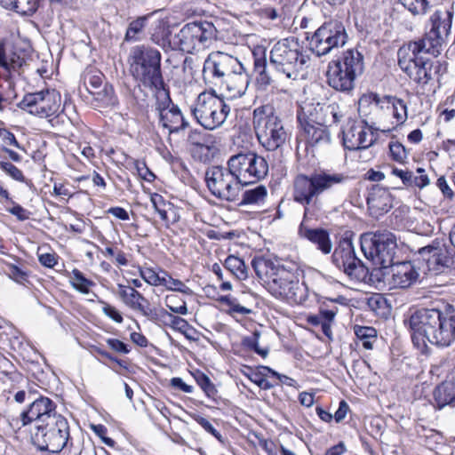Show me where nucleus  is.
<instances>
[{
  "label": "nucleus",
  "instance_id": "1",
  "mask_svg": "<svg viewBox=\"0 0 455 455\" xmlns=\"http://www.w3.org/2000/svg\"><path fill=\"white\" fill-rule=\"evenodd\" d=\"M404 324L409 327L412 342L419 348L428 341L438 347H449L455 341V307L419 308L411 314Z\"/></svg>",
  "mask_w": 455,
  "mask_h": 455
},
{
  "label": "nucleus",
  "instance_id": "2",
  "mask_svg": "<svg viewBox=\"0 0 455 455\" xmlns=\"http://www.w3.org/2000/svg\"><path fill=\"white\" fill-rule=\"evenodd\" d=\"M347 176L324 171L297 174L292 181V199L304 208V220L315 217L322 210L320 197L335 186L344 183Z\"/></svg>",
  "mask_w": 455,
  "mask_h": 455
},
{
  "label": "nucleus",
  "instance_id": "3",
  "mask_svg": "<svg viewBox=\"0 0 455 455\" xmlns=\"http://www.w3.org/2000/svg\"><path fill=\"white\" fill-rule=\"evenodd\" d=\"M439 50H434L425 41H412L399 48L398 65L407 76L419 85H426L437 79L445 72L446 65L440 61H430L427 54L436 55Z\"/></svg>",
  "mask_w": 455,
  "mask_h": 455
},
{
  "label": "nucleus",
  "instance_id": "4",
  "mask_svg": "<svg viewBox=\"0 0 455 455\" xmlns=\"http://www.w3.org/2000/svg\"><path fill=\"white\" fill-rule=\"evenodd\" d=\"M251 267L274 297L289 299L297 296L299 284L291 269L262 256L255 257L251 260Z\"/></svg>",
  "mask_w": 455,
  "mask_h": 455
},
{
  "label": "nucleus",
  "instance_id": "5",
  "mask_svg": "<svg viewBox=\"0 0 455 455\" xmlns=\"http://www.w3.org/2000/svg\"><path fill=\"white\" fill-rule=\"evenodd\" d=\"M162 55L149 46L137 45L130 53V71L134 79L144 87L158 91L165 89L161 70Z\"/></svg>",
  "mask_w": 455,
  "mask_h": 455
},
{
  "label": "nucleus",
  "instance_id": "6",
  "mask_svg": "<svg viewBox=\"0 0 455 455\" xmlns=\"http://www.w3.org/2000/svg\"><path fill=\"white\" fill-rule=\"evenodd\" d=\"M252 124L259 144L268 151L280 148L289 138L283 120L269 104L253 110Z\"/></svg>",
  "mask_w": 455,
  "mask_h": 455
},
{
  "label": "nucleus",
  "instance_id": "7",
  "mask_svg": "<svg viewBox=\"0 0 455 455\" xmlns=\"http://www.w3.org/2000/svg\"><path fill=\"white\" fill-rule=\"evenodd\" d=\"M308 60L309 57L304 53L299 39L293 36L276 42L269 53L270 65L276 72L290 79H296Z\"/></svg>",
  "mask_w": 455,
  "mask_h": 455
},
{
  "label": "nucleus",
  "instance_id": "8",
  "mask_svg": "<svg viewBox=\"0 0 455 455\" xmlns=\"http://www.w3.org/2000/svg\"><path fill=\"white\" fill-rule=\"evenodd\" d=\"M363 70V55L356 50L349 49L341 57L329 62L327 83L336 91L349 92L354 89L355 78Z\"/></svg>",
  "mask_w": 455,
  "mask_h": 455
},
{
  "label": "nucleus",
  "instance_id": "9",
  "mask_svg": "<svg viewBox=\"0 0 455 455\" xmlns=\"http://www.w3.org/2000/svg\"><path fill=\"white\" fill-rule=\"evenodd\" d=\"M230 106L213 92H201L191 106V114L206 130L220 127L230 113Z\"/></svg>",
  "mask_w": 455,
  "mask_h": 455
},
{
  "label": "nucleus",
  "instance_id": "10",
  "mask_svg": "<svg viewBox=\"0 0 455 455\" xmlns=\"http://www.w3.org/2000/svg\"><path fill=\"white\" fill-rule=\"evenodd\" d=\"M360 243L365 258L376 267L387 269L392 265L397 248L394 234L388 231L364 233L360 237Z\"/></svg>",
  "mask_w": 455,
  "mask_h": 455
},
{
  "label": "nucleus",
  "instance_id": "11",
  "mask_svg": "<svg viewBox=\"0 0 455 455\" xmlns=\"http://www.w3.org/2000/svg\"><path fill=\"white\" fill-rule=\"evenodd\" d=\"M206 188L211 195L220 200L235 202L238 199L242 187L231 167L212 165L204 173Z\"/></svg>",
  "mask_w": 455,
  "mask_h": 455
},
{
  "label": "nucleus",
  "instance_id": "12",
  "mask_svg": "<svg viewBox=\"0 0 455 455\" xmlns=\"http://www.w3.org/2000/svg\"><path fill=\"white\" fill-rule=\"evenodd\" d=\"M69 436L68 422L61 414L32 433L33 442L38 449L52 453L60 452L67 446Z\"/></svg>",
  "mask_w": 455,
  "mask_h": 455
},
{
  "label": "nucleus",
  "instance_id": "13",
  "mask_svg": "<svg viewBox=\"0 0 455 455\" xmlns=\"http://www.w3.org/2000/svg\"><path fill=\"white\" fill-rule=\"evenodd\" d=\"M228 163L242 188L263 179L268 172V164L265 158L253 152L234 155L229 157Z\"/></svg>",
  "mask_w": 455,
  "mask_h": 455
},
{
  "label": "nucleus",
  "instance_id": "14",
  "mask_svg": "<svg viewBox=\"0 0 455 455\" xmlns=\"http://www.w3.org/2000/svg\"><path fill=\"white\" fill-rule=\"evenodd\" d=\"M347 40L344 25L338 20H331L319 27L309 39V48L321 57L332 50L342 47Z\"/></svg>",
  "mask_w": 455,
  "mask_h": 455
},
{
  "label": "nucleus",
  "instance_id": "15",
  "mask_svg": "<svg viewBox=\"0 0 455 455\" xmlns=\"http://www.w3.org/2000/svg\"><path fill=\"white\" fill-rule=\"evenodd\" d=\"M297 119L309 146L321 147L331 142V134L325 124L329 120L314 113L312 107L302 108L297 114Z\"/></svg>",
  "mask_w": 455,
  "mask_h": 455
},
{
  "label": "nucleus",
  "instance_id": "16",
  "mask_svg": "<svg viewBox=\"0 0 455 455\" xmlns=\"http://www.w3.org/2000/svg\"><path fill=\"white\" fill-rule=\"evenodd\" d=\"M156 100L159 125L168 130L170 134L178 133L188 126L180 108L172 102L168 89L158 91Z\"/></svg>",
  "mask_w": 455,
  "mask_h": 455
},
{
  "label": "nucleus",
  "instance_id": "17",
  "mask_svg": "<svg viewBox=\"0 0 455 455\" xmlns=\"http://www.w3.org/2000/svg\"><path fill=\"white\" fill-rule=\"evenodd\" d=\"M378 131L363 120L348 119L341 131L343 146L350 151L367 149L376 141Z\"/></svg>",
  "mask_w": 455,
  "mask_h": 455
},
{
  "label": "nucleus",
  "instance_id": "18",
  "mask_svg": "<svg viewBox=\"0 0 455 455\" xmlns=\"http://www.w3.org/2000/svg\"><path fill=\"white\" fill-rule=\"evenodd\" d=\"M58 414L56 404L52 399L39 396L29 404L27 410L20 414L19 418L12 419L11 426L20 429L21 427L34 424V431H36L41 425L54 419Z\"/></svg>",
  "mask_w": 455,
  "mask_h": 455
},
{
  "label": "nucleus",
  "instance_id": "19",
  "mask_svg": "<svg viewBox=\"0 0 455 455\" xmlns=\"http://www.w3.org/2000/svg\"><path fill=\"white\" fill-rule=\"evenodd\" d=\"M332 263L352 280L363 281L367 269L356 257L353 243L348 238H343L335 247L331 256Z\"/></svg>",
  "mask_w": 455,
  "mask_h": 455
},
{
  "label": "nucleus",
  "instance_id": "20",
  "mask_svg": "<svg viewBox=\"0 0 455 455\" xmlns=\"http://www.w3.org/2000/svg\"><path fill=\"white\" fill-rule=\"evenodd\" d=\"M240 61L234 56L222 52H213L208 55L204 63L203 76L205 83L223 84L224 80L230 72L239 68Z\"/></svg>",
  "mask_w": 455,
  "mask_h": 455
},
{
  "label": "nucleus",
  "instance_id": "21",
  "mask_svg": "<svg viewBox=\"0 0 455 455\" xmlns=\"http://www.w3.org/2000/svg\"><path fill=\"white\" fill-rule=\"evenodd\" d=\"M60 95L54 91L43 90L27 93L17 104L18 108L40 117H49L58 113Z\"/></svg>",
  "mask_w": 455,
  "mask_h": 455
},
{
  "label": "nucleus",
  "instance_id": "22",
  "mask_svg": "<svg viewBox=\"0 0 455 455\" xmlns=\"http://www.w3.org/2000/svg\"><path fill=\"white\" fill-rule=\"evenodd\" d=\"M419 253L426 261L428 271L434 275L445 273L455 267L452 250L438 241L419 249Z\"/></svg>",
  "mask_w": 455,
  "mask_h": 455
},
{
  "label": "nucleus",
  "instance_id": "23",
  "mask_svg": "<svg viewBox=\"0 0 455 455\" xmlns=\"http://www.w3.org/2000/svg\"><path fill=\"white\" fill-rule=\"evenodd\" d=\"M453 12L446 8L437 9L431 16L432 24L430 31L419 41H425L426 44L434 50H438L441 42L446 38L451 28Z\"/></svg>",
  "mask_w": 455,
  "mask_h": 455
},
{
  "label": "nucleus",
  "instance_id": "24",
  "mask_svg": "<svg viewBox=\"0 0 455 455\" xmlns=\"http://www.w3.org/2000/svg\"><path fill=\"white\" fill-rule=\"evenodd\" d=\"M385 275H390L389 284L393 288H408L419 277V273L411 261L392 262Z\"/></svg>",
  "mask_w": 455,
  "mask_h": 455
},
{
  "label": "nucleus",
  "instance_id": "25",
  "mask_svg": "<svg viewBox=\"0 0 455 455\" xmlns=\"http://www.w3.org/2000/svg\"><path fill=\"white\" fill-rule=\"evenodd\" d=\"M306 220H307L303 219L299 226V236L308 241L323 254H330L332 251V242L330 232L323 228H310L306 224Z\"/></svg>",
  "mask_w": 455,
  "mask_h": 455
},
{
  "label": "nucleus",
  "instance_id": "26",
  "mask_svg": "<svg viewBox=\"0 0 455 455\" xmlns=\"http://www.w3.org/2000/svg\"><path fill=\"white\" fill-rule=\"evenodd\" d=\"M118 293L123 302L132 310L140 311L151 320L157 319V310L151 308L148 300L133 287L119 284Z\"/></svg>",
  "mask_w": 455,
  "mask_h": 455
},
{
  "label": "nucleus",
  "instance_id": "27",
  "mask_svg": "<svg viewBox=\"0 0 455 455\" xmlns=\"http://www.w3.org/2000/svg\"><path fill=\"white\" fill-rule=\"evenodd\" d=\"M367 100L379 108L392 111L397 124H403L407 120V105L399 98L394 96L380 97L377 93H371L368 97L362 98L360 103Z\"/></svg>",
  "mask_w": 455,
  "mask_h": 455
},
{
  "label": "nucleus",
  "instance_id": "28",
  "mask_svg": "<svg viewBox=\"0 0 455 455\" xmlns=\"http://www.w3.org/2000/svg\"><path fill=\"white\" fill-rule=\"evenodd\" d=\"M176 49L192 53L202 48L198 36L197 22L186 24L174 37Z\"/></svg>",
  "mask_w": 455,
  "mask_h": 455
},
{
  "label": "nucleus",
  "instance_id": "29",
  "mask_svg": "<svg viewBox=\"0 0 455 455\" xmlns=\"http://www.w3.org/2000/svg\"><path fill=\"white\" fill-rule=\"evenodd\" d=\"M366 202L372 214L382 215L391 207V196L386 188L373 185L368 191Z\"/></svg>",
  "mask_w": 455,
  "mask_h": 455
},
{
  "label": "nucleus",
  "instance_id": "30",
  "mask_svg": "<svg viewBox=\"0 0 455 455\" xmlns=\"http://www.w3.org/2000/svg\"><path fill=\"white\" fill-rule=\"evenodd\" d=\"M238 67L239 68L230 72L223 83L231 98H239L244 95L250 84V76L243 65L240 62Z\"/></svg>",
  "mask_w": 455,
  "mask_h": 455
},
{
  "label": "nucleus",
  "instance_id": "31",
  "mask_svg": "<svg viewBox=\"0 0 455 455\" xmlns=\"http://www.w3.org/2000/svg\"><path fill=\"white\" fill-rule=\"evenodd\" d=\"M435 406L438 409L450 405L455 407V384L448 378L438 385L433 393Z\"/></svg>",
  "mask_w": 455,
  "mask_h": 455
},
{
  "label": "nucleus",
  "instance_id": "32",
  "mask_svg": "<svg viewBox=\"0 0 455 455\" xmlns=\"http://www.w3.org/2000/svg\"><path fill=\"white\" fill-rule=\"evenodd\" d=\"M172 32L166 22L159 20L151 34V40L164 51L176 50L174 41L171 39Z\"/></svg>",
  "mask_w": 455,
  "mask_h": 455
},
{
  "label": "nucleus",
  "instance_id": "33",
  "mask_svg": "<svg viewBox=\"0 0 455 455\" xmlns=\"http://www.w3.org/2000/svg\"><path fill=\"white\" fill-rule=\"evenodd\" d=\"M312 111L317 113L321 118H327L330 124H338L341 121L342 114L339 109V106L337 104H320L317 103L315 106L310 105Z\"/></svg>",
  "mask_w": 455,
  "mask_h": 455
},
{
  "label": "nucleus",
  "instance_id": "34",
  "mask_svg": "<svg viewBox=\"0 0 455 455\" xmlns=\"http://www.w3.org/2000/svg\"><path fill=\"white\" fill-rule=\"evenodd\" d=\"M87 91L94 97L98 107L114 106L117 102L113 86L108 84H106L102 89L92 91L87 88Z\"/></svg>",
  "mask_w": 455,
  "mask_h": 455
},
{
  "label": "nucleus",
  "instance_id": "35",
  "mask_svg": "<svg viewBox=\"0 0 455 455\" xmlns=\"http://www.w3.org/2000/svg\"><path fill=\"white\" fill-rule=\"evenodd\" d=\"M267 196L265 186L259 185L254 188L247 189L243 193L240 205L260 204H263Z\"/></svg>",
  "mask_w": 455,
  "mask_h": 455
},
{
  "label": "nucleus",
  "instance_id": "36",
  "mask_svg": "<svg viewBox=\"0 0 455 455\" xmlns=\"http://www.w3.org/2000/svg\"><path fill=\"white\" fill-rule=\"evenodd\" d=\"M354 332L363 348L372 349L373 343L377 340V331L373 327L355 325Z\"/></svg>",
  "mask_w": 455,
  "mask_h": 455
},
{
  "label": "nucleus",
  "instance_id": "37",
  "mask_svg": "<svg viewBox=\"0 0 455 455\" xmlns=\"http://www.w3.org/2000/svg\"><path fill=\"white\" fill-rule=\"evenodd\" d=\"M224 266L233 275H235L239 280H245L248 276L247 267L244 261L236 256L229 255L226 259Z\"/></svg>",
  "mask_w": 455,
  "mask_h": 455
},
{
  "label": "nucleus",
  "instance_id": "38",
  "mask_svg": "<svg viewBox=\"0 0 455 455\" xmlns=\"http://www.w3.org/2000/svg\"><path fill=\"white\" fill-rule=\"evenodd\" d=\"M70 283L74 289L84 294L89 293L90 288L95 284L93 281L86 278L84 275L76 268L72 271Z\"/></svg>",
  "mask_w": 455,
  "mask_h": 455
},
{
  "label": "nucleus",
  "instance_id": "39",
  "mask_svg": "<svg viewBox=\"0 0 455 455\" xmlns=\"http://www.w3.org/2000/svg\"><path fill=\"white\" fill-rule=\"evenodd\" d=\"M254 70L258 73L257 83L260 86L267 87L271 84L272 79L267 72L266 57H256V54H254Z\"/></svg>",
  "mask_w": 455,
  "mask_h": 455
},
{
  "label": "nucleus",
  "instance_id": "40",
  "mask_svg": "<svg viewBox=\"0 0 455 455\" xmlns=\"http://www.w3.org/2000/svg\"><path fill=\"white\" fill-rule=\"evenodd\" d=\"M400 3L413 15H423L428 12L431 0H399Z\"/></svg>",
  "mask_w": 455,
  "mask_h": 455
},
{
  "label": "nucleus",
  "instance_id": "41",
  "mask_svg": "<svg viewBox=\"0 0 455 455\" xmlns=\"http://www.w3.org/2000/svg\"><path fill=\"white\" fill-rule=\"evenodd\" d=\"M151 15L152 14L141 16L132 20L128 26L125 40L137 41L139 39L138 35L142 32L143 28L146 27L148 17Z\"/></svg>",
  "mask_w": 455,
  "mask_h": 455
},
{
  "label": "nucleus",
  "instance_id": "42",
  "mask_svg": "<svg viewBox=\"0 0 455 455\" xmlns=\"http://www.w3.org/2000/svg\"><path fill=\"white\" fill-rule=\"evenodd\" d=\"M11 347L19 352L23 357H29L30 353L35 351L34 347L23 336H14L10 339Z\"/></svg>",
  "mask_w": 455,
  "mask_h": 455
},
{
  "label": "nucleus",
  "instance_id": "43",
  "mask_svg": "<svg viewBox=\"0 0 455 455\" xmlns=\"http://www.w3.org/2000/svg\"><path fill=\"white\" fill-rule=\"evenodd\" d=\"M39 0H14L13 8L20 15H32L38 8Z\"/></svg>",
  "mask_w": 455,
  "mask_h": 455
},
{
  "label": "nucleus",
  "instance_id": "44",
  "mask_svg": "<svg viewBox=\"0 0 455 455\" xmlns=\"http://www.w3.org/2000/svg\"><path fill=\"white\" fill-rule=\"evenodd\" d=\"M197 29H198V36L201 42L202 48L205 47L209 42L214 37L215 35V28L212 23L204 22L198 23L197 22Z\"/></svg>",
  "mask_w": 455,
  "mask_h": 455
},
{
  "label": "nucleus",
  "instance_id": "45",
  "mask_svg": "<svg viewBox=\"0 0 455 455\" xmlns=\"http://www.w3.org/2000/svg\"><path fill=\"white\" fill-rule=\"evenodd\" d=\"M139 274L140 277L149 285L152 286H159V275L160 271H156V269L142 266L139 267Z\"/></svg>",
  "mask_w": 455,
  "mask_h": 455
},
{
  "label": "nucleus",
  "instance_id": "46",
  "mask_svg": "<svg viewBox=\"0 0 455 455\" xmlns=\"http://www.w3.org/2000/svg\"><path fill=\"white\" fill-rule=\"evenodd\" d=\"M158 317L169 318L170 325L173 329L180 331H184L188 326V323L185 319H183L180 316H177V315H173L168 313L165 309H160L159 311H157V318Z\"/></svg>",
  "mask_w": 455,
  "mask_h": 455
},
{
  "label": "nucleus",
  "instance_id": "47",
  "mask_svg": "<svg viewBox=\"0 0 455 455\" xmlns=\"http://www.w3.org/2000/svg\"><path fill=\"white\" fill-rule=\"evenodd\" d=\"M103 82V75L100 72H86L84 75V84L85 88L92 91L100 89Z\"/></svg>",
  "mask_w": 455,
  "mask_h": 455
},
{
  "label": "nucleus",
  "instance_id": "48",
  "mask_svg": "<svg viewBox=\"0 0 455 455\" xmlns=\"http://www.w3.org/2000/svg\"><path fill=\"white\" fill-rule=\"evenodd\" d=\"M196 380L208 397H212L215 395L217 390L207 375L203 372H199L196 376Z\"/></svg>",
  "mask_w": 455,
  "mask_h": 455
},
{
  "label": "nucleus",
  "instance_id": "49",
  "mask_svg": "<svg viewBox=\"0 0 455 455\" xmlns=\"http://www.w3.org/2000/svg\"><path fill=\"white\" fill-rule=\"evenodd\" d=\"M389 150L392 158L396 162L403 163L407 158L408 153L404 146L400 142H390Z\"/></svg>",
  "mask_w": 455,
  "mask_h": 455
},
{
  "label": "nucleus",
  "instance_id": "50",
  "mask_svg": "<svg viewBox=\"0 0 455 455\" xmlns=\"http://www.w3.org/2000/svg\"><path fill=\"white\" fill-rule=\"evenodd\" d=\"M0 168L13 180L20 182H23L25 180L22 172L12 163L0 161Z\"/></svg>",
  "mask_w": 455,
  "mask_h": 455
},
{
  "label": "nucleus",
  "instance_id": "51",
  "mask_svg": "<svg viewBox=\"0 0 455 455\" xmlns=\"http://www.w3.org/2000/svg\"><path fill=\"white\" fill-rule=\"evenodd\" d=\"M4 122L0 121V138L3 141L4 147L13 146L20 148V145L15 138V135L9 130L3 127Z\"/></svg>",
  "mask_w": 455,
  "mask_h": 455
},
{
  "label": "nucleus",
  "instance_id": "52",
  "mask_svg": "<svg viewBox=\"0 0 455 455\" xmlns=\"http://www.w3.org/2000/svg\"><path fill=\"white\" fill-rule=\"evenodd\" d=\"M196 421L208 433L212 435L220 443H224V438L221 434L212 426L205 418L197 416Z\"/></svg>",
  "mask_w": 455,
  "mask_h": 455
},
{
  "label": "nucleus",
  "instance_id": "53",
  "mask_svg": "<svg viewBox=\"0 0 455 455\" xmlns=\"http://www.w3.org/2000/svg\"><path fill=\"white\" fill-rule=\"evenodd\" d=\"M177 299H178V296H176V295H168V296H166V298H165L166 307L172 313L180 314V315H187L188 314V307H187V304H186L185 301H182V304L180 306L174 307V304H175Z\"/></svg>",
  "mask_w": 455,
  "mask_h": 455
},
{
  "label": "nucleus",
  "instance_id": "54",
  "mask_svg": "<svg viewBox=\"0 0 455 455\" xmlns=\"http://www.w3.org/2000/svg\"><path fill=\"white\" fill-rule=\"evenodd\" d=\"M8 275L10 278L21 284L28 281V273L16 265H11L9 267Z\"/></svg>",
  "mask_w": 455,
  "mask_h": 455
},
{
  "label": "nucleus",
  "instance_id": "55",
  "mask_svg": "<svg viewBox=\"0 0 455 455\" xmlns=\"http://www.w3.org/2000/svg\"><path fill=\"white\" fill-rule=\"evenodd\" d=\"M167 290H172L175 291H180L184 294H191L192 291L189 287H188L183 282L179 279H175L172 277H168V287Z\"/></svg>",
  "mask_w": 455,
  "mask_h": 455
},
{
  "label": "nucleus",
  "instance_id": "56",
  "mask_svg": "<svg viewBox=\"0 0 455 455\" xmlns=\"http://www.w3.org/2000/svg\"><path fill=\"white\" fill-rule=\"evenodd\" d=\"M450 364L448 359L443 358L431 365L430 374L436 378L441 377L448 370Z\"/></svg>",
  "mask_w": 455,
  "mask_h": 455
},
{
  "label": "nucleus",
  "instance_id": "57",
  "mask_svg": "<svg viewBox=\"0 0 455 455\" xmlns=\"http://www.w3.org/2000/svg\"><path fill=\"white\" fill-rule=\"evenodd\" d=\"M392 174L400 178L403 184L406 187H411L412 172L408 170H402L398 168L392 169Z\"/></svg>",
  "mask_w": 455,
  "mask_h": 455
},
{
  "label": "nucleus",
  "instance_id": "58",
  "mask_svg": "<svg viewBox=\"0 0 455 455\" xmlns=\"http://www.w3.org/2000/svg\"><path fill=\"white\" fill-rule=\"evenodd\" d=\"M10 203H12L13 206L8 209V212L16 216L19 220L24 221L29 218V212L21 205L15 204L12 200Z\"/></svg>",
  "mask_w": 455,
  "mask_h": 455
},
{
  "label": "nucleus",
  "instance_id": "59",
  "mask_svg": "<svg viewBox=\"0 0 455 455\" xmlns=\"http://www.w3.org/2000/svg\"><path fill=\"white\" fill-rule=\"evenodd\" d=\"M319 314L323 322H332L335 317V312L333 310H329L328 300H323L320 307Z\"/></svg>",
  "mask_w": 455,
  "mask_h": 455
},
{
  "label": "nucleus",
  "instance_id": "60",
  "mask_svg": "<svg viewBox=\"0 0 455 455\" xmlns=\"http://www.w3.org/2000/svg\"><path fill=\"white\" fill-rule=\"evenodd\" d=\"M107 344L116 352L122 354H128L130 352L128 346L117 339H108Z\"/></svg>",
  "mask_w": 455,
  "mask_h": 455
},
{
  "label": "nucleus",
  "instance_id": "61",
  "mask_svg": "<svg viewBox=\"0 0 455 455\" xmlns=\"http://www.w3.org/2000/svg\"><path fill=\"white\" fill-rule=\"evenodd\" d=\"M103 312L107 316L111 318L116 323H121L124 321L121 313L111 305L105 304L103 307Z\"/></svg>",
  "mask_w": 455,
  "mask_h": 455
},
{
  "label": "nucleus",
  "instance_id": "62",
  "mask_svg": "<svg viewBox=\"0 0 455 455\" xmlns=\"http://www.w3.org/2000/svg\"><path fill=\"white\" fill-rule=\"evenodd\" d=\"M348 411H349V406H348L347 403L344 400L340 401L339 404V408L335 411L334 416H333L335 421L336 422L342 421L346 418Z\"/></svg>",
  "mask_w": 455,
  "mask_h": 455
},
{
  "label": "nucleus",
  "instance_id": "63",
  "mask_svg": "<svg viewBox=\"0 0 455 455\" xmlns=\"http://www.w3.org/2000/svg\"><path fill=\"white\" fill-rule=\"evenodd\" d=\"M151 203L156 212H159V209L172 208V204L169 202H165L163 196L158 194H154L151 196Z\"/></svg>",
  "mask_w": 455,
  "mask_h": 455
},
{
  "label": "nucleus",
  "instance_id": "64",
  "mask_svg": "<svg viewBox=\"0 0 455 455\" xmlns=\"http://www.w3.org/2000/svg\"><path fill=\"white\" fill-rule=\"evenodd\" d=\"M41 265L46 267H53L57 264L54 253H43L38 256Z\"/></svg>",
  "mask_w": 455,
  "mask_h": 455
}]
</instances>
